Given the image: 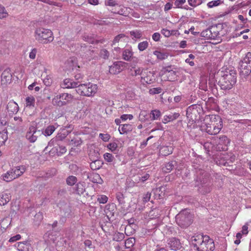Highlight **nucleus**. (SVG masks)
Segmentation results:
<instances>
[{
    "label": "nucleus",
    "mask_w": 251,
    "mask_h": 251,
    "mask_svg": "<svg viewBox=\"0 0 251 251\" xmlns=\"http://www.w3.org/2000/svg\"><path fill=\"white\" fill-rule=\"evenodd\" d=\"M222 127V120L219 116L216 115L205 116L201 125V130L210 135L218 134Z\"/></svg>",
    "instance_id": "f257e3e1"
},
{
    "label": "nucleus",
    "mask_w": 251,
    "mask_h": 251,
    "mask_svg": "<svg viewBox=\"0 0 251 251\" xmlns=\"http://www.w3.org/2000/svg\"><path fill=\"white\" fill-rule=\"evenodd\" d=\"M191 241L197 251H213L215 249L213 239L207 235H195L192 237Z\"/></svg>",
    "instance_id": "f03ea898"
},
{
    "label": "nucleus",
    "mask_w": 251,
    "mask_h": 251,
    "mask_svg": "<svg viewBox=\"0 0 251 251\" xmlns=\"http://www.w3.org/2000/svg\"><path fill=\"white\" fill-rule=\"evenodd\" d=\"M34 37L37 41L42 44L50 43L54 39L52 31L43 27H38L36 29Z\"/></svg>",
    "instance_id": "7ed1b4c3"
},
{
    "label": "nucleus",
    "mask_w": 251,
    "mask_h": 251,
    "mask_svg": "<svg viewBox=\"0 0 251 251\" xmlns=\"http://www.w3.org/2000/svg\"><path fill=\"white\" fill-rule=\"evenodd\" d=\"M236 82V76L234 73L226 72L219 79V84L222 89H231Z\"/></svg>",
    "instance_id": "20e7f679"
},
{
    "label": "nucleus",
    "mask_w": 251,
    "mask_h": 251,
    "mask_svg": "<svg viewBox=\"0 0 251 251\" xmlns=\"http://www.w3.org/2000/svg\"><path fill=\"white\" fill-rule=\"evenodd\" d=\"M98 90V87L97 84L89 82L79 85L75 90L76 93L81 96L90 97H93Z\"/></svg>",
    "instance_id": "39448f33"
},
{
    "label": "nucleus",
    "mask_w": 251,
    "mask_h": 251,
    "mask_svg": "<svg viewBox=\"0 0 251 251\" xmlns=\"http://www.w3.org/2000/svg\"><path fill=\"white\" fill-rule=\"evenodd\" d=\"M74 96L68 93H63L54 96L51 100L53 105L62 107L72 103L74 100Z\"/></svg>",
    "instance_id": "423d86ee"
},
{
    "label": "nucleus",
    "mask_w": 251,
    "mask_h": 251,
    "mask_svg": "<svg viewBox=\"0 0 251 251\" xmlns=\"http://www.w3.org/2000/svg\"><path fill=\"white\" fill-rule=\"evenodd\" d=\"M176 222L178 225L182 228L189 226L193 221L192 215L188 210L180 211L176 217Z\"/></svg>",
    "instance_id": "0eeeda50"
},
{
    "label": "nucleus",
    "mask_w": 251,
    "mask_h": 251,
    "mask_svg": "<svg viewBox=\"0 0 251 251\" xmlns=\"http://www.w3.org/2000/svg\"><path fill=\"white\" fill-rule=\"evenodd\" d=\"M25 167L24 166H19L13 168L6 173L2 174L3 179L6 182H10L21 176L25 172Z\"/></svg>",
    "instance_id": "6e6552de"
},
{
    "label": "nucleus",
    "mask_w": 251,
    "mask_h": 251,
    "mask_svg": "<svg viewBox=\"0 0 251 251\" xmlns=\"http://www.w3.org/2000/svg\"><path fill=\"white\" fill-rule=\"evenodd\" d=\"M213 142L217 151H226L227 150L230 140L226 135H221L219 137H215Z\"/></svg>",
    "instance_id": "1a4fd4ad"
},
{
    "label": "nucleus",
    "mask_w": 251,
    "mask_h": 251,
    "mask_svg": "<svg viewBox=\"0 0 251 251\" xmlns=\"http://www.w3.org/2000/svg\"><path fill=\"white\" fill-rule=\"evenodd\" d=\"M41 135L40 131L37 130L34 126H30L26 134V139L31 143L35 142Z\"/></svg>",
    "instance_id": "9d476101"
},
{
    "label": "nucleus",
    "mask_w": 251,
    "mask_h": 251,
    "mask_svg": "<svg viewBox=\"0 0 251 251\" xmlns=\"http://www.w3.org/2000/svg\"><path fill=\"white\" fill-rule=\"evenodd\" d=\"M154 75V72L151 71L148 69L145 68L141 77V82L143 84L151 83L155 79Z\"/></svg>",
    "instance_id": "9b49d317"
},
{
    "label": "nucleus",
    "mask_w": 251,
    "mask_h": 251,
    "mask_svg": "<svg viewBox=\"0 0 251 251\" xmlns=\"http://www.w3.org/2000/svg\"><path fill=\"white\" fill-rule=\"evenodd\" d=\"M126 63L123 61H116L110 66L109 73L115 75L120 73L125 68Z\"/></svg>",
    "instance_id": "f8f14e48"
},
{
    "label": "nucleus",
    "mask_w": 251,
    "mask_h": 251,
    "mask_svg": "<svg viewBox=\"0 0 251 251\" xmlns=\"http://www.w3.org/2000/svg\"><path fill=\"white\" fill-rule=\"evenodd\" d=\"M223 25L218 24L210 27L211 31L213 35V39L220 40L221 36L223 35Z\"/></svg>",
    "instance_id": "ddd939ff"
},
{
    "label": "nucleus",
    "mask_w": 251,
    "mask_h": 251,
    "mask_svg": "<svg viewBox=\"0 0 251 251\" xmlns=\"http://www.w3.org/2000/svg\"><path fill=\"white\" fill-rule=\"evenodd\" d=\"M35 105V99L34 96H27L25 99L24 110L27 112L28 110H34Z\"/></svg>",
    "instance_id": "4468645a"
},
{
    "label": "nucleus",
    "mask_w": 251,
    "mask_h": 251,
    "mask_svg": "<svg viewBox=\"0 0 251 251\" xmlns=\"http://www.w3.org/2000/svg\"><path fill=\"white\" fill-rule=\"evenodd\" d=\"M168 244L170 249L174 251L179 250L182 247L179 240L176 238H170L168 241Z\"/></svg>",
    "instance_id": "2eb2a0df"
},
{
    "label": "nucleus",
    "mask_w": 251,
    "mask_h": 251,
    "mask_svg": "<svg viewBox=\"0 0 251 251\" xmlns=\"http://www.w3.org/2000/svg\"><path fill=\"white\" fill-rule=\"evenodd\" d=\"M133 51L131 47L125 49L122 52V59L126 61H130L133 58Z\"/></svg>",
    "instance_id": "dca6fc26"
},
{
    "label": "nucleus",
    "mask_w": 251,
    "mask_h": 251,
    "mask_svg": "<svg viewBox=\"0 0 251 251\" xmlns=\"http://www.w3.org/2000/svg\"><path fill=\"white\" fill-rule=\"evenodd\" d=\"M116 211V205L113 203L108 204L105 207L104 212L108 219L114 217Z\"/></svg>",
    "instance_id": "f3484780"
},
{
    "label": "nucleus",
    "mask_w": 251,
    "mask_h": 251,
    "mask_svg": "<svg viewBox=\"0 0 251 251\" xmlns=\"http://www.w3.org/2000/svg\"><path fill=\"white\" fill-rule=\"evenodd\" d=\"M77 82H75L73 79L66 78L61 83L60 86L63 89H70L75 87L77 88Z\"/></svg>",
    "instance_id": "a211bd4d"
},
{
    "label": "nucleus",
    "mask_w": 251,
    "mask_h": 251,
    "mask_svg": "<svg viewBox=\"0 0 251 251\" xmlns=\"http://www.w3.org/2000/svg\"><path fill=\"white\" fill-rule=\"evenodd\" d=\"M129 38L128 36L124 33L119 34L116 36L113 41L112 45H115L117 43H123L126 44L128 42Z\"/></svg>",
    "instance_id": "6ab92c4d"
},
{
    "label": "nucleus",
    "mask_w": 251,
    "mask_h": 251,
    "mask_svg": "<svg viewBox=\"0 0 251 251\" xmlns=\"http://www.w3.org/2000/svg\"><path fill=\"white\" fill-rule=\"evenodd\" d=\"M145 69V68L142 67H139L135 65L131 66L130 68V75L132 76H140L141 77Z\"/></svg>",
    "instance_id": "aec40b11"
},
{
    "label": "nucleus",
    "mask_w": 251,
    "mask_h": 251,
    "mask_svg": "<svg viewBox=\"0 0 251 251\" xmlns=\"http://www.w3.org/2000/svg\"><path fill=\"white\" fill-rule=\"evenodd\" d=\"M7 109L9 114H14L18 112L19 107L16 102L13 100H10L7 105Z\"/></svg>",
    "instance_id": "412c9836"
},
{
    "label": "nucleus",
    "mask_w": 251,
    "mask_h": 251,
    "mask_svg": "<svg viewBox=\"0 0 251 251\" xmlns=\"http://www.w3.org/2000/svg\"><path fill=\"white\" fill-rule=\"evenodd\" d=\"M174 147L170 146H163L160 147L159 154L162 156H168L171 154L174 151Z\"/></svg>",
    "instance_id": "4be33fe9"
},
{
    "label": "nucleus",
    "mask_w": 251,
    "mask_h": 251,
    "mask_svg": "<svg viewBox=\"0 0 251 251\" xmlns=\"http://www.w3.org/2000/svg\"><path fill=\"white\" fill-rule=\"evenodd\" d=\"M133 129V126L131 124H123L119 126L118 130L121 134H124L132 131Z\"/></svg>",
    "instance_id": "5701e85b"
},
{
    "label": "nucleus",
    "mask_w": 251,
    "mask_h": 251,
    "mask_svg": "<svg viewBox=\"0 0 251 251\" xmlns=\"http://www.w3.org/2000/svg\"><path fill=\"white\" fill-rule=\"evenodd\" d=\"M126 11L127 8L126 7L117 4L116 6L112 9L111 11L115 14L126 16L127 14Z\"/></svg>",
    "instance_id": "b1692460"
},
{
    "label": "nucleus",
    "mask_w": 251,
    "mask_h": 251,
    "mask_svg": "<svg viewBox=\"0 0 251 251\" xmlns=\"http://www.w3.org/2000/svg\"><path fill=\"white\" fill-rule=\"evenodd\" d=\"M179 115H180L178 113H174L168 115H165L162 120V122L164 124H166L169 122L173 121L177 119Z\"/></svg>",
    "instance_id": "393cba45"
},
{
    "label": "nucleus",
    "mask_w": 251,
    "mask_h": 251,
    "mask_svg": "<svg viewBox=\"0 0 251 251\" xmlns=\"http://www.w3.org/2000/svg\"><path fill=\"white\" fill-rule=\"evenodd\" d=\"M11 75L9 69L5 70L1 75V82L2 83H7L11 79Z\"/></svg>",
    "instance_id": "a878e982"
},
{
    "label": "nucleus",
    "mask_w": 251,
    "mask_h": 251,
    "mask_svg": "<svg viewBox=\"0 0 251 251\" xmlns=\"http://www.w3.org/2000/svg\"><path fill=\"white\" fill-rule=\"evenodd\" d=\"M11 196L10 194L3 193L0 195V205L3 206L6 204L11 200Z\"/></svg>",
    "instance_id": "bb28decb"
},
{
    "label": "nucleus",
    "mask_w": 251,
    "mask_h": 251,
    "mask_svg": "<svg viewBox=\"0 0 251 251\" xmlns=\"http://www.w3.org/2000/svg\"><path fill=\"white\" fill-rule=\"evenodd\" d=\"M88 177L89 178L90 180L93 183L101 184L103 182L100 175L97 173H93L91 174Z\"/></svg>",
    "instance_id": "cd10ccee"
},
{
    "label": "nucleus",
    "mask_w": 251,
    "mask_h": 251,
    "mask_svg": "<svg viewBox=\"0 0 251 251\" xmlns=\"http://www.w3.org/2000/svg\"><path fill=\"white\" fill-rule=\"evenodd\" d=\"M66 151L67 149L65 146L62 145H58L57 147L53 148L50 151V152H54L56 151L57 155L58 156H60L65 153L66 152Z\"/></svg>",
    "instance_id": "c85d7f7f"
},
{
    "label": "nucleus",
    "mask_w": 251,
    "mask_h": 251,
    "mask_svg": "<svg viewBox=\"0 0 251 251\" xmlns=\"http://www.w3.org/2000/svg\"><path fill=\"white\" fill-rule=\"evenodd\" d=\"M153 53L156 56L157 58L160 60H165L169 56L168 53L161 52L159 50H155L153 51Z\"/></svg>",
    "instance_id": "c756f323"
},
{
    "label": "nucleus",
    "mask_w": 251,
    "mask_h": 251,
    "mask_svg": "<svg viewBox=\"0 0 251 251\" xmlns=\"http://www.w3.org/2000/svg\"><path fill=\"white\" fill-rule=\"evenodd\" d=\"M166 80L173 81L176 78V73L173 71H167L165 73Z\"/></svg>",
    "instance_id": "7c9ffc66"
},
{
    "label": "nucleus",
    "mask_w": 251,
    "mask_h": 251,
    "mask_svg": "<svg viewBox=\"0 0 251 251\" xmlns=\"http://www.w3.org/2000/svg\"><path fill=\"white\" fill-rule=\"evenodd\" d=\"M7 139L8 134L7 131L3 130L0 132V147L4 145Z\"/></svg>",
    "instance_id": "2f4dec72"
},
{
    "label": "nucleus",
    "mask_w": 251,
    "mask_h": 251,
    "mask_svg": "<svg viewBox=\"0 0 251 251\" xmlns=\"http://www.w3.org/2000/svg\"><path fill=\"white\" fill-rule=\"evenodd\" d=\"M201 37L207 39H213V35L210 27L203 30L201 32Z\"/></svg>",
    "instance_id": "473e14b6"
},
{
    "label": "nucleus",
    "mask_w": 251,
    "mask_h": 251,
    "mask_svg": "<svg viewBox=\"0 0 251 251\" xmlns=\"http://www.w3.org/2000/svg\"><path fill=\"white\" fill-rule=\"evenodd\" d=\"M240 67L241 69L245 70L246 74H248L251 72V63H250L248 64V63L242 61L240 64Z\"/></svg>",
    "instance_id": "72a5a7b5"
},
{
    "label": "nucleus",
    "mask_w": 251,
    "mask_h": 251,
    "mask_svg": "<svg viewBox=\"0 0 251 251\" xmlns=\"http://www.w3.org/2000/svg\"><path fill=\"white\" fill-rule=\"evenodd\" d=\"M161 115V112L159 110H153L151 112V117L152 120H157Z\"/></svg>",
    "instance_id": "f704fd0d"
},
{
    "label": "nucleus",
    "mask_w": 251,
    "mask_h": 251,
    "mask_svg": "<svg viewBox=\"0 0 251 251\" xmlns=\"http://www.w3.org/2000/svg\"><path fill=\"white\" fill-rule=\"evenodd\" d=\"M53 81V76L52 75H47L43 79V82L47 86H50Z\"/></svg>",
    "instance_id": "c9c22d12"
},
{
    "label": "nucleus",
    "mask_w": 251,
    "mask_h": 251,
    "mask_svg": "<svg viewBox=\"0 0 251 251\" xmlns=\"http://www.w3.org/2000/svg\"><path fill=\"white\" fill-rule=\"evenodd\" d=\"M130 34L132 39H140L142 36V32L139 30H135L130 31Z\"/></svg>",
    "instance_id": "e433bc0d"
},
{
    "label": "nucleus",
    "mask_w": 251,
    "mask_h": 251,
    "mask_svg": "<svg viewBox=\"0 0 251 251\" xmlns=\"http://www.w3.org/2000/svg\"><path fill=\"white\" fill-rule=\"evenodd\" d=\"M174 165L173 161L168 162L165 165V166L163 168V171L165 173H170L174 168Z\"/></svg>",
    "instance_id": "4c0bfd02"
},
{
    "label": "nucleus",
    "mask_w": 251,
    "mask_h": 251,
    "mask_svg": "<svg viewBox=\"0 0 251 251\" xmlns=\"http://www.w3.org/2000/svg\"><path fill=\"white\" fill-rule=\"evenodd\" d=\"M149 46V43L147 41L139 43L138 45V49L141 51H144L146 50Z\"/></svg>",
    "instance_id": "58836bf2"
},
{
    "label": "nucleus",
    "mask_w": 251,
    "mask_h": 251,
    "mask_svg": "<svg viewBox=\"0 0 251 251\" xmlns=\"http://www.w3.org/2000/svg\"><path fill=\"white\" fill-rule=\"evenodd\" d=\"M77 181V178L73 176H69L66 179L67 184L70 186H73Z\"/></svg>",
    "instance_id": "ea45409f"
},
{
    "label": "nucleus",
    "mask_w": 251,
    "mask_h": 251,
    "mask_svg": "<svg viewBox=\"0 0 251 251\" xmlns=\"http://www.w3.org/2000/svg\"><path fill=\"white\" fill-rule=\"evenodd\" d=\"M135 239L133 238H129L126 239L125 241V247L126 249L131 248L134 244Z\"/></svg>",
    "instance_id": "a19ab883"
},
{
    "label": "nucleus",
    "mask_w": 251,
    "mask_h": 251,
    "mask_svg": "<svg viewBox=\"0 0 251 251\" xmlns=\"http://www.w3.org/2000/svg\"><path fill=\"white\" fill-rule=\"evenodd\" d=\"M15 246L19 251H24L27 249L26 242H20Z\"/></svg>",
    "instance_id": "79ce46f5"
},
{
    "label": "nucleus",
    "mask_w": 251,
    "mask_h": 251,
    "mask_svg": "<svg viewBox=\"0 0 251 251\" xmlns=\"http://www.w3.org/2000/svg\"><path fill=\"white\" fill-rule=\"evenodd\" d=\"M187 1L189 5L193 7L201 5L202 2V0H187Z\"/></svg>",
    "instance_id": "37998d69"
},
{
    "label": "nucleus",
    "mask_w": 251,
    "mask_h": 251,
    "mask_svg": "<svg viewBox=\"0 0 251 251\" xmlns=\"http://www.w3.org/2000/svg\"><path fill=\"white\" fill-rule=\"evenodd\" d=\"M125 238V235L123 233L117 232L113 236V240L114 241L120 242L122 241Z\"/></svg>",
    "instance_id": "c03bdc74"
},
{
    "label": "nucleus",
    "mask_w": 251,
    "mask_h": 251,
    "mask_svg": "<svg viewBox=\"0 0 251 251\" xmlns=\"http://www.w3.org/2000/svg\"><path fill=\"white\" fill-rule=\"evenodd\" d=\"M221 3H222V1L221 0H216L209 1L207 4V5L208 8H211L215 6L219 5Z\"/></svg>",
    "instance_id": "a18cd8bd"
},
{
    "label": "nucleus",
    "mask_w": 251,
    "mask_h": 251,
    "mask_svg": "<svg viewBox=\"0 0 251 251\" xmlns=\"http://www.w3.org/2000/svg\"><path fill=\"white\" fill-rule=\"evenodd\" d=\"M55 129L53 126H48L45 130V135L46 136L50 135L54 131Z\"/></svg>",
    "instance_id": "49530a36"
},
{
    "label": "nucleus",
    "mask_w": 251,
    "mask_h": 251,
    "mask_svg": "<svg viewBox=\"0 0 251 251\" xmlns=\"http://www.w3.org/2000/svg\"><path fill=\"white\" fill-rule=\"evenodd\" d=\"M107 147L112 152H115L118 148V145L115 142H112L108 144Z\"/></svg>",
    "instance_id": "de8ad7c7"
},
{
    "label": "nucleus",
    "mask_w": 251,
    "mask_h": 251,
    "mask_svg": "<svg viewBox=\"0 0 251 251\" xmlns=\"http://www.w3.org/2000/svg\"><path fill=\"white\" fill-rule=\"evenodd\" d=\"M85 191V187L83 184L78 183L77 184L76 192L79 195H81L84 193Z\"/></svg>",
    "instance_id": "09e8293b"
},
{
    "label": "nucleus",
    "mask_w": 251,
    "mask_h": 251,
    "mask_svg": "<svg viewBox=\"0 0 251 251\" xmlns=\"http://www.w3.org/2000/svg\"><path fill=\"white\" fill-rule=\"evenodd\" d=\"M97 201L100 203L105 204L108 201V197L104 195H100L97 199Z\"/></svg>",
    "instance_id": "8fccbe9b"
},
{
    "label": "nucleus",
    "mask_w": 251,
    "mask_h": 251,
    "mask_svg": "<svg viewBox=\"0 0 251 251\" xmlns=\"http://www.w3.org/2000/svg\"><path fill=\"white\" fill-rule=\"evenodd\" d=\"M8 13L4 6L0 5V19H3L8 16Z\"/></svg>",
    "instance_id": "3c124183"
},
{
    "label": "nucleus",
    "mask_w": 251,
    "mask_h": 251,
    "mask_svg": "<svg viewBox=\"0 0 251 251\" xmlns=\"http://www.w3.org/2000/svg\"><path fill=\"white\" fill-rule=\"evenodd\" d=\"M148 118V114L146 111L142 110L140 112L139 116V120L144 122Z\"/></svg>",
    "instance_id": "603ef678"
},
{
    "label": "nucleus",
    "mask_w": 251,
    "mask_h": 251,
    "mask_svg": "<svg viewBox=\"0 0 251 251\" xmlns=\"http://www.w3.org/2000/svg\"><path fill=\"white\" fill-rule=\"evenodd\" d=\"M116 199L118 200L119 204H123L125 203L124 199L125 197L123 194L121 192H118L116 194Z\"/></svg>",
    "instance_id": "864d4df0"
},
{
    "label": "nucleus",
    "mask_w": 251,
    "mask_h": 251,
    "mask_svg": "<svg viewBox=\"0 0 251 251\" xmlns=\"http://www.w3.org/2000/svg\"><path fill=\"white\" fill-rule=\"evenodd\" d=\"M105 160L108 162H111L113 161L114 156L110 153H105L103 155Z\"/></svg>",
    "instance_id": "5fc2aeb1"
},
{
    "label": "nucleus",
    "mask_w": 251,
    "mask_h": 251,
    "mask_svg": "<svg viewBox=\"0 0 251 251\" xmlns=\"http://www.w3.org/2000/svg\"><path fill=\"white\" fill-rule=\"evenodd\" d=\"M99 137L104 142H108L111 136L109 134H103V133H100L99 134Z\"/></svg>",
    "instance_id": "6e6d98bb"
},
{
    "label": "nucleus",
    "mask_w": 251,
    "mask_h": 251,
    "mask_svg": "<svg viewBox=\"0 0 251 251\" xmlns=\"http://www.w3.org/2000/svg\"><path fill=\"white\" fill-rule=\"evenodd\" d=\"M162 92V89L160 87L153 88L150 90L151 94H158Z\"/></svg>",
    "instance_id": "4d7b16f0"
},
{
    "label": "nucleus",
    "mask_w": 251,
    "mask_h": 251,
    "mask_svg": "<svg viewBox=\"0 0 251 251\" xmlns=\"http://www.w3.org/2000/svg\"><path fill=\"white\" fill-rule=\"evenodd\" d=\"M242 61L248 64L251 63V52H247Z\"/></svg>",
    "instance_id": "13d9d810"
},
{
    "label": "nucleus",
    "mask_w": 251,
    "mask_h": 251,
    "mask_svg": "<svg viewBox=\"0 0 251 251\" xmlns=\"http://www.w3.org/2000/svg\"><path fill=\"white\" fill-rule=\"evenodd\" d=\"M161 32L165 37H169L172 34L173 31L163 28L161 30Z\"/></svg>",
    "instance_id": "bf43d9fd"
},
{
    "label": "nucleus",
    "mask_w": 251,
    "mask_h": 251,
    "mask_svg": "<svg viewBox=\"0 0 251 251\" xmlns=\"http://www.w3.org/2000/svg\"><path fill=\"white\" fill-rule=\"evenodd\" d=\"M104 3H105V5L106 6H115V7L117 4L116 1L114 0H105Z\"/></svg>",
    "instance_id": "052dcab7"
},
{
    "label": "nucleus",
    "mask_w": 251,
    "mask_h": 251,
    "mask_svg": "<svg viewBox=\"0 0 251 251\" xmlns=\"http://www.w3.org/2000/svg\"><path fill=\"white\" fill-rule=\"evenodd\" d=\"M83 40L90 44H94L95 43L94 38L92 37H89L88 36L84 35L83 36Z\"/></svg>",
    "instance_id": "680f3d73"
},
{
    "label": "nucleus",
    "mask_w": 251,
    "mask_h": 251,
    "mask_svg": "<svg viewBox=\"0 0 251 251\" xmlns=\"http://www.w3.org/2000/svg\"><path fill=\"white\" fill-rule=\"evenodd\" d=\"M133 115L131 114H123L121 116V119L123 121H126L127 119L130 120L133 119Z\"/></svg>",
    "instance_id": "e2e57ef3"
},
{
    "label": "nucleus",
    "mask_w": 251,
    "mask_h": 251,
    "mask_svg": "<svg viewBox=\"0 0 251 251\" xmlns=\"http://www.w3.org/2000/svg\"><path fill=\"white\" fill-rule=\"evenodd\" d=\"M37 52V51L36 49H33L29 53V58L32 59H35L36 57Z\"/></svg>",
    "instance_id": "0e129e2a"
},
{
    "label": "nucleus",
    "mask_w": 251,
    "mask_h": 251,
    "mask_svg": "<svg viewBox=\"0 0 251 251\" xmlns=\"http://www.w3.org/2000/svg\"><path fill=\"white\" fill-rule=\"evenodd\" d=\"M160 36H161L159 33L155 32L153 34L152 38L154 41L158 42L160 40Z\"/></svg>",
    "instance_id": "69168bd1"
},
{
    "label": "nucleus",
    "mask_w": 251,
    "mask_h": 251,
    "mask_svg": "<svg viewBox=\"0 0 251 251\" xmlns=\"http://www.w3.org/2000/svg\"><path fill=\"white\" fill-rule=\"evenodd\" d=\"M21 236L20 234H17L12 237H11L9 240V242H14L21 239Z\"/></svg>",
    "instance_id": "338daca9"
},
{
    "label": "nucleus",
    "mask_w": 251,
    "mask_h": 251,
    "mask_svg": "<svg viewBox=\"0 0 251 251\" xmlns=\"http://www.w3.org/2000/svg\"><path fill=\"white\" fill-rule=\"evenodd\" d=\"M186 2V0H176L175 2V5L177 7H180L182 5L184 4Z\"/></svg>",
    "instance_id": "774afa93"
}]
</instances>
